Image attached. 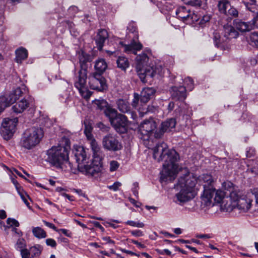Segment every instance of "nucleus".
<instances>
[{
    "mask_svg": "<svg viewBox=\"0 0 258 258\" xmlns=\"http://www.w3.org/2000/svg\"><path fill=\"white\" fill-rule=\"evenodd\" d=\"M120 250L124 253H127L128 254H131L132 255H136V256H139V254H138L137 253H135L132 251L128 250H126L125 249L120 248Z\"/></svg>",
    "mask_w": 258,
    "mask_h": 258,
    "instance_id": "obj_63",
    "label": "nucleus"
},
{
    "mask_svg": "<svg viewBox=\"0 0 258 258\" xmlns=\"http://www.w3.org/2000/svg\"><path fill=\"white\" fill-rule=\"evenodd\" d=\"M43 130L33 127L26 130L22 134L19 146L25 150H31L38 144L43 137Z\"/></svg>",
    "mask_w": 258,
    "mask_h": 258,
    "instance_id": "obj_6",
    "label": "nucleus"
},
{
    "mask_svg": "<svg viewBox=\"0 0 258 258\" xmlns=\"http://www.w3.org/2000/svg\"><path fill=\"white\" fill-rule=\"evenodd\" d=\"M22 258H29L30 254V252L27 249L25 248L20 250Z\"/></svg>",
    "mask_w": 258,
    "mask_h": 258,
    "instance_id": "obj_53",
    "label": "nucleus"
},
{
    "mask_svg": "<svg viewBox=\"0 0 258 258\" xmlns=\"http://www.w3.org/2000/svg\"><path fill=\"white\" fill-rule=\"evenodd\" d=\"M17 121L18 119L16 118L14 119H5L3 122L0 132L5 140H9L13 136L15 132Z\"/></svg>",
    "mask_w": 258,
    "mask_h": 258,
    "instance_id": "obj_11",
    "label": "nucleus"
},
{
    "mask_svg": "<svg viewBox=\"0 0 258 258\" xmlns=\"http://www.w3.org/2000/svg\"><path fill=\"white\" fill-rule=\"evenodd\" d=\"M74 156L78 163V169L79 171L87 176H95L99 173L102 168L101 159L99 157H97L95 159H92L89 164L87 154L84 148L79 147L74 152Z\"/></svg>",
    "mask_w": 258,
    "mask_h": 258,
    "instance_id": "obj_2",
    "label": "nucleus"
},
{
    "mask_svg": "<svg viewBox=\"0 0 258 258\" xmlns=\"http://www.w3.org/2000/svg\"><path fill=\"white\" fill-rule=\"evenodd\" d=\"M80 66L78 77H87V63L91 61V56L83 50H80L78 53Z\"/></svg>",
    "mask_w": 258,
    "mask_h": 258,
    "instance_id": "obj_14",
    "label": "nucleus"
},
{
    "mask_svg": "<svg viewBox=\"0 0 258 258\" xmlns=\"http://www.w3.org/2000/svg\"><path fill=\"white\" fill-rule=\"evenodd\" d=\"M157 125L153 119L145 120L139 126V131L145 140H148L150 135L156 128Z\"/></svg>",
    "mask_w": 258,
    "mask_h": 258,
    "instance_id": "obj_13",
    "label": "nucleus"
},
{
    "mask_svg": "<svg viewBox=\"0 0 258 258\" xmlns=\"http://www.w3.org/2000/svg\"><path fill=\"white\" fill-rule=\"evenodd\" d=\"M93 103L97 109L102 111H103L109 104L104 99H96L93 101Z\"/></svg>",
    "mask_w": 258,
    "mask_h": 258,
    "instance_id": "obj_32",
    "label": "nucleus"
},
{
    "mask_svg": "<svg viewBox=\"0 0 258 258\" xmlns=\"http://www.w3.org/2000/svg\"><path fill=\"white\" fill-rule=\"evenodd\" d=\"M124 47V50L127 53H133L136 54L137 51L142 48V45L140 42L133 40L128 45L123 44L122 42L120 43Z\"/></svg>",
    "mask_w": 258,
    "mask_h": 258,
    "instance_id": "obj_22",
    "label": "nucleus"
},
{
    "mask_svg": "<svg viewBox=\"0 0 258 258\" xmlns=\"http://www.w3.org/2000/svg\"><path fill=\"white\" fill-rule=\"evenodd\" d=\"M176 120L175 118H170L162 122L160 128V133H155L154 136L156 138H159L162 134L165 132H172L175 127Z\"/></svg>",
    "mask_w": 258,
    "mask_h": 258,
    "instance_id": "obj_17",
    "label": "nucleus"
},
{
    "mask_svg": "<svg viewBox=\"0 0 258 258\" xmlns=\"http://www.w3.org/2000/svg\"><path fill=\"white\" fill-rule=\"evenodd\" d=\"M225 15L229 18H235L238 16V11L233 7L230 5Z\"/></svg>",
    "mask_w": 258,
    "mask_h": 258,
    "instance_id": "obj_37",
    "label": "nucleus"
},
{
    "mask_svg": "<svg viewBox=\"0 0 258 258\" xmlns=\"http://www.w3.org/2000/svg\"><path fill=\"white\" fill-rule=\"evenodd\" d=\"M87 78V77H78L75 82V86L84 98L88 99L91 96L92 92L86 87Z\"/></svg>",
    "mask_w": 258,
    "mask_h": 258,
    "instance_id": "obj_16",
    "label": "nucleus"
},
{
    "mask_svg": "<svg viewBox=\"0 0 258 258\" xmlns=\"http://www.w3.org/2000/svg\"><path fill=\"white\" fill-rule=\"evenodd\" d=\"M155 92V90L153 88H144L140 95V103L145 104L148 102Z\"/></svg>",
    "mask_w": 258,
    "mask_h": 258,
    "instance_id": "obj_23",
    "label": "nucleus"
},
{
    "mask_svg": "<svg viewBox=\"0 0 258 258\" xmlns=\"http://www.w3.org/2000/svg\"><path fill=\"white\" fill-rule=\"evenodd\" d=\"M176 15L183 22L187 23L188 18H189L190 10L184 6L180 7L176 10Z\"/></svg>",
    "mask_w": 258,
    "mask_h": 258,
    "instance_id": "obj_24",
    "label": "nucleus"
},
{
    "mask_svg": "<svg viewBox=\"0 0 258 258\" xmlns=\"http://www.w3.org/2000/svg\"><path fill=\"white\" fill-rule=\"evenodd\" d=\"M15 61L19 63H21L23 60L26 59L28 57V51L27 49L23 47H20L17 49L16 51Z\"/></svg>",
    "mask_w": 258,
    "mask_h": 258,
    "instance_id": "obj_28",
    "label": "nucleus"
},
{
    "mask_svg": "<svg viewBox=\"0 0 258 258\" xmlns=\"http://www.w3.org/2000/svg\"><path fill=\"white\" fill-rule=\"evenodd\" d=\"M196 237L201 239H209L213 237L212 235L210 234H197Z\"/></svg>",
    "mask_w": 258,
    "mask_h": 258,
    "instance_id": "obj_55",
    "label": "nucleus"
},
{
    "mask_svg": "<svg viewBox=\"0 0 258 258\" xmlns=\"http://www.w3.org/2000/svg\"><path fill=\"white\" fill-rule=\"evenodd\" d=\"M89 85L91 89L102 92L107 88L106 80L101 75L92 73L88 77Z\"/></svg>",
    "mask_w": 258,
    "mask_h": 258,
    "instance_id": "obj_9",
    "label": "nucleus"
},
{
    "mask_svg": "<svg viewBox=\"0 0 258 258\" xmlns=\"http://www.w3.org/2000/svg\"><path fill=\"white\" fill-rule=\"evenodd\" d=\"M43 223H44L45 225L47 227L52 229L53 230L57 232H59V230H58V229L56 228V227L53 224L47 222L46 221H43Z\"/></svg>",
    "mask_w": 258,
    "mask_h": 258,
    "instance_id": "obj_58",
    "label": "nucleus"
},
{
    "mask_svg": "<svg viewBox=\"0 0 258 258\" xmlns=\"http://www.w3.org/2000/svg\"><path fill=\"white\" fill-rule=\"evenodd\" d=\"M94 68L97 73L102 75L107 68V64L104 59H98L95 62Z\"/></svg>",
    "mask_w": 258,
    "mask_h": 258,
    "instance_id": "obj_29",
    "label": "nucleus"
},
{
    "mask_svg": "<svg viewBox=\"0 0 258 258\" xmlns=\"http://www.w3.org/2000/svg\"><path fill=\"white\" fill-rule=\"evenodd\" d=\"M249 39L250 44L258 48V32H252L249 34Z\"/></svg>",
    "mask_w": 258,
    "mask_h": 258,
    "instance_id": "obj_38",
    "label": "nucleus"
},
{
    "mask_svg": "<svg viewBox=\"0 0 258 258\" xmlns=\"http://www.w3.org/2000/svg\"><path fill=\"white\" fill-rule=\"evenodd\" d=\"M213 35L215 45L217 47H219L228 40L238 37V33L233 27L231 25H226L223 26L221 34L217 32H214Z\"/></svg>",
    "mask_w": 258,
    "mask_h": 258,
    "instance_id": "obj_7",
    "label": "nucleus"
},
{
    "mask_svg": "<svg viewBox=\"0 0 258 258\" xmlns=\"http://www.w3.org/2000/svg\"><path fill=\"white\" fill-rule=\"evenodd\" d=\"M252 198L250 193L238 197L235 202L236 207L241 212H247L251 207Z\"/></svg>",
    "mask_w": 258,
    "mask_h": 258,
    "instance_id": "obj_15",
    "label": "nucleus"
},
{
    "mask_svg": "<svg viewBox=\"0 0 258 258\" xmlns=\"http://www.w3.org/2000/svg\"><path fill=\"white\" fill-rule=\"evenodd\" d=\"M149 60V57L145 53H142L136 57V60L137 62V69L138 70V74L140 72L141 69H145L147 66H146L147 61Z\"/></svg>",
    "mask_w": 258,
    "mask_h": 258,
    "instance_id": "obj_25",
    "label": "nucleus"
},
{
    "mask_svg": "<svg viewBox=\"0 0 258 258\" xmlns=\"http://www.w3.org/2000/svg\"><path fill=\"white\" fill-rule=\"evenodd\" d=\"M26 246V241L23 238H19L17 241L15 247L17 250H21L25 249Z\"/></svg>",
    "mask_w": 258,
    "mask_h": 258,
    "instance_id": "obj_41",
    "label": "nucleus"
},
{
    "mask_svg": "<svg viewBox=\"0 0 258 258\" xmlns=\"http://www.w3.org/2000/svg\"><path fill=\"white\" fill-rule=\"evenodd\" d=\"M183 1H184L185 3L192 6L200 5V0H183Z\"/></svg>",
    "mask_w": 258,
    "mask_h": 258,
    "instance_id": "obj_59",
    "label": "nucleus"
},
{
    "mask_svg": "<svg viewBox=\"0 0 258 258\" xmlns=\"http://www.w3.org/2000/svg\"><path fill=\"white\" fill-rule=\"evenodd\" d=\"M58 230H59V232H61L64 235H65L67 237H72V234L71 232L69 231V230H67L66 229H58Z\"/></svg>",
    "mask_w": 258,
    "mask_h": 258,
    "instance_id": "obj_61",
    "label": "nucleus"
},
{
    "mask_svg": "<svg viewBox=\"0 0 258 258\" xmlns=\"http://www.w3.org/2000/svg\"><path fill=\"white\" fill-rule=\"evenodd\" d=\"M103 112L105 116L108 118L109 122L113 120L119 113L117 110L113 108L110 104H109Z\"/></svg>",
    "mask_w": 258,
    "mask_h": 258,
    "instance_id": "obj_30",
    "label": "nucleus"
},
{
    "mask_svg": "<svg viewBox=\"0 0 258 258\" xmlns=\"http://www.w3.org/2000/svg\"><path fill=\"white\" fill-rule=\"evenodd\" d=\"M33 235L38 238H43L47 236L46 232L39 227H34L32 229Z\"/></svg>",
    "mask_w": 258,
    "mask_h": 258,
    "instance_id": "obj_35",
    "label": "nucleus"
},
{
    "mask_svg": "<svg viewBox=\"0 0 258 258\" xmlns=\"http://www.w3.org/2000/svg\"><path fill=\"white\" fill-rule=\"evenodd\" d=\"M90 141L91 147L93 152V159H95V158L97 157H99L101 159L100 157V147L98 145L97 142L94 139L90 140Z\"/></svg>",
    "mask_w": 258,
    "mask_h": 258,
    "instance_id": "obj_33",
    "label": "nucleus"
},
{
    "mask_svg": "<svg viewBox=\"0 0 258 258\" xmlns=\"http://www.w3.org/2000/svg\"><path fill=\"white\" fill-rule=\"evenodd\" d=\"M7 223L10 226H14L15 227L19 226V222L15 219L9 218L7 220Z\"/></svg>",
    "mask_w": 258,
    "mask_h": 258,
    "instance_id": "obj_47",
    "label": "nucleus"
},
{
    "mask_svg": "<svg viewBox=\"0 0 258 258\" xmlns=\"http://www.w3.org/2000/svg\"><path fill=\"white\" fill-rule=\"evenodd\" d=\"M46 244L48 246H50L52 247H55L56 246V241L52 238H48L46 239Z\"/></svg>",
    "mask_w": 258,
    "mask_h": 258,
    "instance_id": "obj_51",
    "label": "nucleus"
},
{
    "mask_svg": "<svg viewBox=\"0 0 258 258\" xmlns=\"http://www.w3.org/2000/svg\"><path fill=\"white\" fill-rule=\"evenodd\" d=\"M200 181L204 190L201 196L202 203L205 206H214L216 203H220L225 197V192L221 190H216L212 185L213 179L210 174H203Z\"/></svg>",
    "mask_w": 258,
    "mask_h": 258,
    "instance_id": "obj_3",
    "label": "nucleus"
},
{
    "mask_svg": "<svg viewBox=\"0 0 258 258\" xmlns=\"http://www.w3.org/2000/svg\"><path fill=\"white\" fill-rule=\"evenodd\" d=\"M110 123L115 131L120 134L126 133L127 131L128 121L124 114L118 113Z\"/></svg>",
    "mask_w": 258,
    "mask_h": 258,
    "instance_id": "obj_10",
    "label": "nucleus"
},
{
    "mask_svg": "<svg viewBox=\"0 0 258 258\" xmlns=\"http://www.w3.org/2000/svg\"><path fill=\"white\" fill-rule=\"evenodd\" d=\"M171 94L173 99L183 101L187 96L186 87L182 86H173L171 88Z\"/></svg>",
    "mask_w": 258,
    "mask_h": 258,
    "instance_id": "obj_19",
    "label": "nucleus"
},
{
    "mask_svg": "<svg viewBox=\"0 0 258 258\" xmlns=\"http://www.w3.org/2000/svg\"><path fill=\"white\" fill-rule=\"evenodd\" d=\"M197 180L194 177L186 175L180 177L175 187L180 191L175 195L174 202L179 205L190 201L195 197L194 187Z\"/></svg>",
    "mask_w": 258,
    "mask_h": 258,
    "instance_id": "obj_4",
    "label": "nucleus"
},
{
    "mask_svg": "<svg viewBox=\"0 0 258 258\" xmlns=\"http://www.w3.org/2000/svg\"><path fill=\"white\" fill-rule=\"evenodd\" d=\"M117 107L119 111L123 113H131L133 118L134 112L131 111L129 103L125 100L119 99L116 101Z\"/></svg>",
    "mask_w": 258,
    "mask_h": 258,
    "instance_id": "obj_21",
    "label": "nucleus"
},
{
    "mask_svg": "<svg viewBox=\"0 0 258 258\" xmlns=\"http://www.w3.org/2000/svg\"><path fill=\"white\" fill-rule=\"evenodd\" d=\"M92 127L91 125H85V128L84 130V134L88 140H92L94 139L93 135L91 134Z\"/></svg>",
    "mask_w": 258,
    "mask_h": 258,
    "instance_id": "obj_43",
    "label": "nucleus"
},
{
    "mask_svg": "<svg viewBox=\"0 0 258 258\" xmlns=\"http://www.w3.org/2000/svg\"><path fill=\"white\" fill-rule=\"evenodd\" d=\"M134 187L132 188V191L133 194L136 196L138 197V188L139 187V183L138 182H135L133 184Z\"/></svg>",
    "mask_w": 258,
    "mask_h": 258,
    "instance_id": "obj_60",
    "label": "nucleus"
},
{
    "mask_svg": "<svg viewBox=\"0 0 258 258\" xmlns=\"http://www.w3.org/2000/svg\"><path fill=\"white\" fill-rule=\"evenodd\" d=\"M230 5H231L229 2L226 0H222L219 1L218 4V8L219 12L225 15L228 8L230 7Z\"/></svg>",
    "mask_w": 258,
    "mask_h": 258,
    "instance_id": "obj_34",
    "label": "nucleus"
},
{
    "mask_svg": "<svg viewBox=\"0 0 258 258\" xmlns=\"http://www.w3.org/2000/svg\"><path fill=\"white\" fill-rule=\"evenodd\" d=\"M21 93V91L19 89L15 90L14 93H12L9 96L0 97V113L2 112L6 107L9 106L11 104L15 102L18 99L17 94Z\"/></svg>",
    "mask_w": 258,
    "mask_h": 258,
    "instance_id": "obj_18",
    "label": "nucleus"
},
{
    "mask_svg": "<svg viewBox=\"0 0 258 258\" xmlns=\"http://www.w3.org/2000/svg\"><path fill=\"white\" fill-rule=\"evenodd\" d=\"M187 21V23H194L197 22L199 18L197 15L195 14L193 12L190 10V15Z\"/></svg>",
    "mask_w": 258,
    "mask_h": 258,
    "instance_id": "obj_46",
    "label": "nucleus"
},
{
    "mask_svg": "<svg viewBox=\"0 0 258 258\" xmlns=\"http://www.w3.org/2000/svg\"><path fill=\"white\" fill-rule=\"evenodd\" d=\"M132 242L138 246V247L140 248H145V245L144 244H142L141 243L138 242L135 240H132Z\"/></svg>",
    "mask_w": 258,
    "mask_h": 258,
    "instance_id": "obj_64",
    "label": "nucleus"
},
{
    "mask_svg": "<svg viewBox=\"0 0 258 258\" xmlns=\"http://www.w3.org/2000/svg\"><path fill=\"white\" fill-rule=\"evenodd\" d=\"M139 100L140 101V97L137 93H134V99L132 102V105L133 107L136 108L139 103Z\"/></svg>",
    "mask_w": 258,
    "mask_h": 258,
    "instance_id": "obj_48",
    "label": "nucleus"
},
{
    "mask_svg": "<svg viewBox=\"0 0 258 258\" xmlns=\"http://www.w3.org/2000/svg\"><path fill=\"white\" fill-rule=\"evenodd\" d=\"M98 127L100 129L101 131H102V132H107L109 131L110 130V127L108 126H106L105 125V124H104L102 122H99L98 124Z\"/></svg>",
    "mask_w": 258,
    "mask_h": 258,
    "instance_id": "obj_52",
    "label": "nucleus"
},
{
    "mask_svg": "<svg viewBox=\"0 0 258 258\" xmlns=\"http://www.w3.org/2000/svg\"><path fill=\"white\" fill-rule=\"evenodd\" d=\"M121 184L119 182H115L112 185L108 186L109 189L113 191H116L118 190L119 187L121 186Z\"/></svg>",
    "mask_w": 258,
    "mask_h": 258,
    "instance_id": "obj_49",
    "label": "nucleus"
},
{
    "mask_svg": "<svg viewBox=\"0 0 258 258\" xmlns=\"http://www.w3.org/2000/svg\"><path fill=\"white\" fill-rule=\"evenodd\" d=\"M16 188H17L18 192L19 195L20 196L21 199H22L23 202L25 203L26 205L29 208H30V204L27 200V197H28V196L22 189L21 190L20 189H19L17 185H16Z\"/></svg>",
    "mask_w": 258,
    "mask_h": 258,
    "instance_id": "obj_40",
    "label": "nucleus"
},
{
    "mask_svg": "<svg viewBox=\"0 0 258 258\" xmlns=\"http://www.w3.org/2000/svg\"><path fill=\"white\" fill-rule=\"evenodd\" d=\"M46 161L51 165L62 168L64 164H68L71 168L72 165L69 161V150L67 148L61 146H53L47 152Z\"/></svg>",
    "mask_w": 258,
    "mask_h": 258,
    "instance_id": "obj_5",
    "label": "nucleus"
},
{
    "mask_svg": "<svg viewBox=\"0 0 258 258\" xmlns=\"http://www.w3.org/2000/svg\"><path fill=\"white\" fill-rule=\"evenodd\" d=\"M250 1L251 3H245V7L246 9L251 13L256 15L257 13H258V10L255 5V0H254V2H252L251 0Z\"/></svg>",
    "mask_w": 258,
    "mask_h": 258,
    "instance_id": "obj_39",
    "label": "nucleus"
},
{
    "mask_svg": "<svg viewBox=\"0 0 258 258\" xmlns=\"http://www.w3.org/2000/svg\"><path fill=\"white\" fill-rule=\"evenodd\" d=\"M29 106V103L26 99H22L16 103L12 107V110L16 113H20L23 112Z\"/></svg>",
    "mask_w": 258,
    "mask_h": 258,
    "instance_id": "obj_27",
    "label": "nucleus"
},
{
    "mask_svg": "<svg viewBox=\"0 0 258 258\" xmlns=\"http://www.w3.org/2000/svg\"><path fill=\"white\" fill-rule=\"evenodd\" d=\"M127 29L130 32L133 33L135 36H137V27L134 22L129 23Z\"/></svg>",
    "mask_w": 258,
    "mask_h": 258,
    "instance_id": "obj_45",
    "label": "nucleus"
},
{
    "mask_svg": "<svg viewBox=\"0 0 258 258\" xmlns=\"http://www.w3.org/2000/svg\"><path fill=\"white\" fill-rule=\"evenodd\" d=\"M108 38L107 31L105 29H100L95 36V41L97 48L101 50L106 40Z\"/></svg>",
    "mask_w": 258,
    "mask_h": 258,
    "instance_id": "obj_20",
    "label": "nucleus"
},
{
    "mask_svg": "<svg viewBox=\"0 0 258 258\" xmlns=\"http://www.w3.org/2000/svg\"><path fill=\"white\" fill-rule=\"evenodd\" d=\"M125 223L126 225L138 228H143L145 226V224L143 222L140 221L136 222L134 221L128 220L125 222Z\"/></svg>",
    "mask_w": 258,
    "mask_h": 258,
    "instance_id": "obj_42",
    "label": "nucleus"
},
{
    "mask_svg": "<svg viewBox=\"0 0 258 258\" xmlns=\"http://www.w3.org/2000/svg\"><path fill=\"white\" fill-rule=\"evenodd\" d=\"M235 26L237 29L241 32L249 31L253 29L251 21L245 22L241 20L235 22Z\"/></svg>",
    "mask_w": 258,
    "mask_h": 258,
    "instance_id": "obj_26",
    "label": "nucleus"
},
{
    "mask_svg": "<svg viewBox=\"0 0 258 258\" xmlns=\"http://www.w3.org/2000/svg\"><path fill=\"white\" fill-rule=\"evenodd\" d=\"M252 24L253 25V29L256 28L258 29V13L255 16L253 15V19L251 20Z\"/></svg>",
    "mask_w": 258,
    "mask_h": 258,
    "instance_id": "obj_57",
    "label": "nucleus"
},
{
    "mask_svg": "<svg viewBox=\"0 0 258 258\" xmlns=\"http://www.w3.org/2000/svg\"><path fill=\"white\" fill-rule=\"evenodd\" d=\"M251 197H254L256 205H258V188H254L250 193Z\"/></svg>",
    "mask_w": 258,
    "mask_h": 258,
    "instance_id": "obj_56",
    "label": "nucleus"
},
{
    "mask_svg": "<svg viewBox=\"0 0 258 258\" xmlns=\"http://www.w3.org/2000/svg\"><path fill=\"white\" fill-rule=\"evenodd\" d=\"M102 144L104 149L109 151L116 152L122 148L121 142L119 141L118 137L111 133L103 137Z\"/></svg>",
    "mask_w": 258,
    "mask_h": 258,
    "instance_id": "obj_8",
    "label": "nucleus"
},
{
    "mask_svg": "<svg viewBox=\"0 0 258 258\" xmlns=\"http://www.w3.org/2000/svg\"><path fill=\"white\" fill-rule=\"evenodd\" d=\"M163 68L161 65L153 66H147L145 69H141L139 73V76L143 83L147 82V79L153 78L156 74L160 76L162 75Z\"/></svg>",
    "mask_w": 258,
    "mask_h": 258,
    "instance_id": "obj_12",
    "label": "nucleus"
},
{
    "mask_svg": "<svg viewBox=\"0 0 258 258\" xmlns=\"http://www.w3.org/2000/svg\"><path fill=\"white\" fill-rule=\"evenodd\" d=\"M210 17L208 15L204 16L202 19L201 20L200 22H199V24L201 25H203V24L209 22L210 20Z\"/></svg>",
    "mask_w": 258,
    "mask_h": 258,
    "instance_id": "obj_62",
    "label": "nucleus"
},
{
    "mask_svg": "<svg viewBox=\"0 0 258 258\" xmlns=\"http://www.w3.org/2000/svg\"><path fill=\"white\" fill-rule=\"evenodd\" d=\"M130 232L133 236L136 237H140L144 235L143 232L140 230H132Z\"/></svg>",
    "mask_w": 258,
    "mask_h": 258,
    "instance_id": "obj_54",
    "label": "nucleus"
},
{
    "mask_svg": "<svg viewBox=\"0 0 258 258\" xmlns=\"http://www.w3.org/2000/svg\"><path fill=\"white\" fill-rule=\"evenodd\" d=\"M117 67L123 71L125 70L129 67V62L126 57L124 56H119L116 60Z\"/></svg>",
    "mask_w": 258,
    "mask_h": 258,
    "instance_id": "obj_31",
    "label": "nucleus"
},
{
    "mask_svg": "<svg viewBox=\"0 0 258 258\" xmlns=\"http://www.w3.org/2000/svg\"><path fill=\"white\" fill-rule=\"evenodd\" d=\"M43 249L42 247L39 244L32 246L30 249V254L32 257L39 256Z\"/></svg>",
    "mask_w": 258,
    "mask_h": 258,
    "instance_id": "obj_36",
    "label": "nucleus"
},
{
    "mask_svg": "<svg viewBox=\"0 0 258 258\" xmlns=\"http://www.w3.org/2000/svg\"><path fill=\"white\" fill-rule=\"evenodd\" d=\"M119 166L118 163L116 161H112L110 164V170L111 171L116 170Z\"/></svg>",
    "mask_w": 258,
    "mask_h": 258,
    "instance_id": "obj_50",
    "label": "nucleus"
},
{
    "mask_svg": "<svg viewBox=\"0 0 258 258\" xmlns=\"http://www.w3.org/2000/svg\"><path fill=\"white\" fill-rule=\"evenodd\" d=\"M184 84L188 90L191 91L194 88V81L190 77H187L184 80Z\"/></svg>",
    "mask_w": 258,
    "mask_h": 258,
    "instance_id": "obj_44",
    "label": "nucleus"
},
{
    "mask_svg": "<svg viewBox=\"0 0 258 258\" xmlns=\"http://www.w3.org/2000/svg\"><path fill=\"white\" fill-rule=\"evenodd\" d=\"M153 157L158 162L164 161L163 169L161 172L160 180L161 182L172 181L175 178L177 173V161L179 156L174 150H169L164 142L158 143L153 149Z\"/></svg>",
    "mask_w": 258,
    "mask_h": 258,
    "instance_id": "obj_1",
    "label": "nucleus"
}]
</instances>
